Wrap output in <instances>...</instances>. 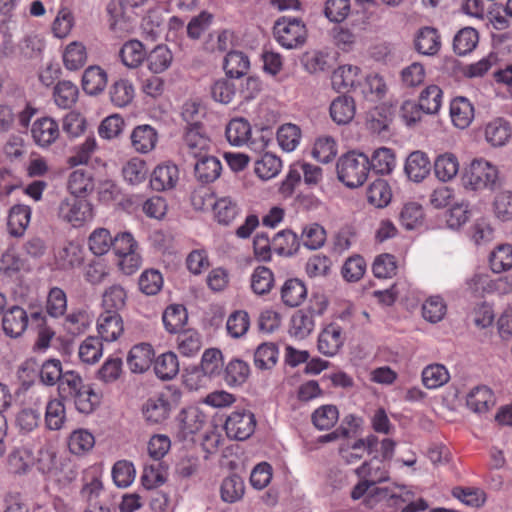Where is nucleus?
<instances>
[{
	"instance_id": "obj_1",
	"label": "nucleus",
	"mask_w": 512,
	"mask_h": 512,
	"mask_svg": "<svg viewBox=\"0 0 512 512\" xmlns=\"http://www.w3.org/2000/svg\"><path fill=\"white\" fill-rule=\"evenodd\" d=\"M462 184L465 189L482 191L496 190L501 186L499 171L495 165L485 159H474L464 169Z\"/></svg>"
},
{
	"instance_id": "obj_2",
	"label": "nucleus",
	"mask_w": 512,
	"mask_h": 512,
	"mask_svg": "<svg viewBox=\"0 0 512 512\" xmlns=\"http://www.w3.org/2000/svg\"><path fill=\"white\" fill-rule=\"evenodd\" d=\"M369 164V157L364 153L348 152L337 161V177L349 188L360 187L368 177Z\"/></svg>"
},
{
	"instance_id": "obj_3",
	"label": "nucleus",
	"mask_w": 512,
	"mask_h": 512,
	"mask_svg": "<svg viewBox=\"0 0 512 512\" xmlns=\"http://www.w3.org/2000/svg\"><path fill=\"white\" fill-rule=\"evenodd\" d=\"M273 34L282 47L294 49L304 44L307 29L302 19L283 16L275 22Z\"/></svg>"
},
{
	"instance_id": "obj_4",
	"label": "nucleus",
	"mask_w": 512,
	"mask_h": 512,
	"mask_svg": "<svg viewBox=\"0 0 512 512\" xmlns=\"http://www.w3.org/2000/svg\"><path fill=\"white\" fill-rule=\"evenodd\" d=\"M110 30L119 38L131 34L135 28V18L129 13L127 0H111L106 6Z\"/></svg>"
},
{
	"instance_id": "obj_5",
	"label": "nucleus",
	"mask_w": 512,
	"mask_h": 512,
	"mask_svg": "<svg viewBox=\"0 0 512 512\" xmlns=\"http://www.w3.org/2000/svg\"><path fill=\"white\" fill-rule=\"evenodd\" d=\"M326 308V301H317L315 305L296 311L291 317L290 334L299 339L307 337L314 329V316L322 315Z\"/></svg>"
},
{
	"instance_id": "obj_6",
	"label": "nucleus",
	"mask_w": 512,
	"mask_h": 512,
	"mask_svg": "<svg viewBox=\"0 0 512 512\" xmlns=\"http://www.w3.org/2000/svg\"><path fill=\"white\" fill-rule=\"evenodd\" d=\"M255 427L254 414L245 409L233 411L224 424L227 436L239 441L248 439L254 433Z\"/></svg>"
},
{
	"instance_id": "obj_7",
	"label": "nucleus",
	"mask_w": 512,
	"mask_h": 512,
	"mask_svg": "<svg viewBox=\"0 0 512 512\" xmlns=\"http://www.w3.org/2000/svg\"><path fill=\"white\" fill-rule=\"evenodd\" d=\"M57 215L73 226H80L92 217V205L83 198L71 196L59 203Z\"/></svg>"
},
{
	"instance_id": "obj_8",
	"label": "nucleus",
	"mask_w": 512,
	"mask_h": 512,
	"mask_svg": "<svg viewBox=\"0 0 512 512\" xmlns=\"http://www.w3.org/2000/svg\"><path fill=\"white\" fill-rule=\"evenodd\" d=\"M171 403L165 394L149 397L141 406V415L150 426L164 423L170 416Z\"/></svg>"
},
{
	"instance_id": "obj_9",
	"label": "nucleus",
	"mask_w": 512,
	"mask_h": 512,
	"mask_svg": "<svg viewBox=\"0 0 512 512\" xmlns=\"http://www.w3.org/2000/svg\"><path fill=\"white\" fill-rule=\"evenodd\" d=\"M29 321H31L30 312L18 305H13L3 313L2 328L8 337L18 338L26 331Z\"/></svg>"
},
{
	"instance_id": "obj_10",
	"label": "nucleus",
	"mask_w": 512,
	"mask_h": 512,
	"mask_svg": "<svg viewBox=\"0 0 512 512\" xmlns=\"http://www.w3.org/2000/svg\"><path fill=\"white\" fill-rule=\"evenodd\" d=\"M413 44L419 54L435 56L441 49V36L436 28L424 26L415 33Z\"/></svg>"
},
{
	"instance_id": "obj_11",
	"label": "nucleus",
	"mask_w": 512,
	"mask_h": 512,
	"mask_svg": "<svg viewBox=\"0 0 512 512\" xmlns=\"http://www.w3.org/2000/svg\"><path fill=\"white\" fill-rule=\"evenodd\" d=\"M179 180V169L172 162H164L155 167L150 177V186L161 192L173 189Z\"/></svg>"
},
{
	"instance_id": "obj_12",
	"label": "nucleus",
	"mask_w": 512,
	"mask_h": 512,
	"mask_svg": "<svg viewBox=\"0 0 512 512\" xmlns=\"http://www.w3.org/2000/svg\"><path fill=\"white\" fill-rule=\"evenodd\" d=\"M431 171V162L426 153L414 151L406 159L404 172L407 178L415 183L422 182Z\"/></svg>"
},
{
	"instance_id": "obj_13",
	"label": "nucleus",
	"mask_w": 512,
	"mask_h": 512,
	"mask_svg": "<svg viewBox=\"0 0 512 512\" xmlns=\"http://www.w3.org/2000/svg\"><path fill=\"white\" fill-rule=\"evenodd\" d=\"M97 329L101 340L115 341L123 332L122 318L116 311L105 310L98 317Z\"/></svg>"
},
{
	"instance_id": "obj_14",
	"label": "nucleus",
	"mask_w": 512,
	"mask_h": 512,
	"mask_svg": "<svg viewBox=\"0 0 512 512\" xmlns=\"http://www.w3.org/2000/svg\"><path fill=\"white\" fill-rule=\"evenodd\" d=\"M374 497L393 500V504L395 506H399L401 503L408 502V504L401 508V512H419L425 511L428 508V504L424 499L412 501V493L409 491L397 495L390 493L388 488H375L370 494L369 498Z\"/></svg>"
},
{
	"instance_id": "obj_15",
	"label": "nucleus",
	"mask_w": 512,
	"mask_h": 512,
	"mask_svg": "<svg viewBox=\"0 0 512 512\" xmlns=\"http://www.w3.org/2000/svg\"><path fill=\"white\" fill-rule=\"evenodd\" d=\"M484 136L492 147H503L512 136V128L507 120L495 118L485 125Z\"/></svg>"
},
{
	"instance_id": "obj_16",
	"label": "nucleus",
	"mask_w": 512,
	"mask_h": 512,
	"mask_svg": "<svg viewBox=\"0 0 512 512\" xmlns=\"http://www.w3.org/2000/svg\"><path fill=\"white\" fill-rule=\"evenodd\" d=\"M184 145L187 153L194 158L207 154L210 149V139L205 135L203 126L187 127L184 134Z\"/></svg>"
},
{
	"instance_id": "obj_17",
	"label": "nucleus",
	"mask_w": 512,
	"mask_h": 512,
	"mask_svg": "<svg viewBox=\"0 0 512 512\" xmlns=\"http://www.w3.org/2000/svg\"><path fill=\"white\" fill-rule=\"evenodd\" d=\"M31 133L34 141L38 145L45 147L57 140L59 137V126L54 119L43 117L33 123Z\"/></svg>"
},
{
	"instance_id": "obj_18",
	"label": "nucleus",
	"mask_w": 512,
	"mask_h": 512,
	"mask_svg": "<svg viewBox=\"0 0 512 512\" xmlns=\"http://www.w3.org/2000/svg\"><path fill=\"white\" fill-rule=\"evenodd\" d=\"M154 358V350L148 343H140L131 348L127 364L133 373H143L149 369Z\"/></svg>"
},
{
	"instance_id": "obj_19",
	"label": "nucleus",
	"mask_w": 512,
	"mask_h": 512,
	"mask_svg": "<svg viewBox=\"0 0 512 512\" xmlns=\"http://www.w3.org/2000/svg\"><path fill=\"white\" fill-rule=\"evenodd\" d=\"M342 345V329L335 323L326 326L318 337V350L323 355H335Z\"/></svg>"
},
{
	"instance_id": "obj_20",
	"label": "nucleus",
	"mask_w": 512,
	"mask_h": 512,
	"mask_svg": "<svg viewBox=\"0 0 512 512\" xmlns=\"http://www.w3.org/2000/svg\"><path fill=\"white\" fill-rule=\"evenodd\" d=\"M196 159L194 172L198 181L208 184L219 178L222 165L218 158L206 154Z\"/></svg>"
},
{
	"instance_id": "obj_21",
	"label": "nucleus",
	"mask_w": 512,
	"mask_h": 512,
	"mask_svg": "<svg viewBox=\"0 0 512 512\" xmlns=\"http://www.w3.org/2000/svg\"><path fill=\"white\" fill-rule=\"evenodd\" d=\"M307 296V288L298 278L287 279L280 288L282 303L287 307L299 306Z\"/></svg>"
},
{
	"instance_id": "obj_22",
	"label": "nucleus",
	"mask_w": 512,
	"mask_h": 512,
	"mask_svg": "<svg viewBox=\"0 0 512 512\" xmlns=\"http://www.w3.org/2000/svg\"><path fill=\"white\" fill-rule=\"evenodd\" d=\"M94 187L93 174L87 169H76L69 175L68 189L74 197L84 198Z\"/></svg>"
},
{
	"instance_id": "obj_23",
	"label": "nucleus",
	"mask_w": 512,
	"mask_h": 512,
	"mask_svg": "<svg viewBox=\"0 0 512 512\" xmlns=\"http://www.w3.org/2000/svg\"><path fill=\"white\" fill-rule=\"evenodd\" d=\"M355 112V101L347 95L336 97L330 105V116L338 125L350 123L355 116Z\"/></svg>"
},
{
	"instance_id": "obj_24",
	"label": "nucleus",
	"mask_w": 512,
	"mask_h": 512,
	"mask_svg": "<svg viewBox=\"0 0 512 512\" xmlns=\"http://www.w3.org/2000/svg\"><path fill=\"white\" fill-rule=\"evenodd\" d=\"M31 219V208L27 205H14L8 215V230L14 237L24 235Z\"/></svg>"
},
{
	"instance_id": "obj_25",
	"label": "nucleus",
	"mask_w": 512,
	"mask_h": 512,
	"mask_svg": "<svg viewBox=\"0 0 512 512\" xmlns=\"http://www.w3.org/2000/svg\"><path fill=\"white\" fill-rule=\"evenodd\" d=\"M450 115L456 127L465 129L474 118V107L467 98L456 97L451 101Z\"/></svg>"
},
{
	"instance_id": "obj_26",
	"label": "nucleus",
	"mask_w": 512,
	"mask_h": 512,
	"mask_svg": "<svg viewBox=\"0 0 512 512\" xmlns=\"http://www.w3.org/2000/svg\"><path fill=\"white\" fill-rule=\"evenodd\" d=\"M55 258L61 269H73L83 264L84 250L80 245L69 242L58 249Z\"/></svg>"
},
{
	"instance_id": "obj_27",
	"label": "nucleus",
	"mask_w": 512,
	"mask_h": 512,
	"mask_svg": "<svg viewBox=\"0 0 512 512\" xmlns=\"http://www.w3.org/2000/svg\"><path fill=\"white\" fill-rule=\"evenodd\" d=\"M301 240L292 230L286 229L276 233L272 239V248L280 256H292L300 248Z\"/></svg>"
},
{
	"instance_id": "obj_28",
	"label": "nucleus",
	"mask_w": 512,
	"mask_h": 512,
	"mask_svg": "<svg viewBox=\"0 0 512 512\" xmlns=\"http://www.w3.org/2000/svg\"><path fill=\"white\" fill-rule=\"evenodd\" d=\"M130 138L132 146L137 152L147 153L156 145L157 132L150 125H139L133 129Z\"/></svg>"
},
{
	"instance_id": "obj_29",
	"label": "nucleus",
	"mask_w": 512,
	"mask_h": 512,
	"mask_svg": "<svg viewBox=\"0 0 512 512\" xmlns=\"http://www.w3.org/2000/svg\"><path fill=\"white\" fill-rule=\"evenodd\" d=\"M107 85V74L99 66L88 67L82 76V88L89 95H98Z\"/></svg>"
},
{
	"instance_id": "obj_30",
	"label": "nucleus",
	"mask_w": 512,
	"mask_h": 512,
	"mask_svg": "<svg viewBox=\"0 0 512 512\" xmlns=\"http://www.w3.org/2000/svg\"><path fill=\"white\" fill-rule=\"evenodd\" d=\"M466 404L475 413L487 412L494 405L493 392L486 386L475 387L467 395Z\"/></svg>"
},
{
	"instance_id": "obj_31",
	"label": "nucleus",
	"mask_w": 512,
	"mask_h": 512,
	"mask_svg": "<svg viewBox=\"0 0 512 512\" xmlns=\"http://www.w3.org/2000/svg\"><path fill=\"white\" fill-rule=\"evenodd\" d=\"M478 42V31L473 27H464L453 38V51L459 56H465L477 47Z\"/></svg>"
},
{
	"instance_id": "obj_32",
	"label": "nucleus",
	"mask_w": 512,
	"mask_h": 512,
	"mask_svg": "<svg viewBox=\"0 0 512 512\" xmlns=\"http://www.w3.org/2000/svg\"><path fill=\"white\" fill-rule=\"evenodd\" d=\"M224 365L222 352L217 348L204 351L199 367H194L195 372H202L204 376L215 377L221 374Z\"/></svg>"
},
{
	"instance_id": "obj_33",
	"label": "nucleus",
	"mask_w": 512,
	"mask_h": 512,
	"mask_svg": "<svg viewBox=\"0 0 512 512\" xmlns=\"http://www.w3.org/2000/svg\"><path fill=\"white\" fill-rule=\"evenodd\" d=\"M188 319L187 310L181 304L168 306L162 315V321L167 332L174 334L183 329Z\"/></svg>"
},
{
	"instance_id": "obj_34",
	"label": "nucleus",
	"mask_w": 512,
	"mask_h": 512,
	"mask_svg": "<svg viewBox=\"0 0 512 512\" xmlns=\"http://www.w3.org/2000/svg\"><path fill=\"white\" fill-rule=\"evenodd\" d=\"M369 161V172L372 171L378 175L390 174L395 167V155L386 147L376 149Z\"/></svg>"
},
{
	"instance_id": "obj_35",
	"label": "nucleus",
	"mask_w": 512,
	"mask_h": 512,
	"mask_svg": "<svg viewBox=\"0 0 512 512\" xmlns=\"http://www.w3.org/2000/svg\"><path fill=\"white\" fill-rule=\"evenodd\" d=\"M30 320L31 325H35L38 330L34 350L42 351L47 349L55 333L47 326L46 316L41 310H32L30 311Z\"/></svg>"
},
{
	"instance_id": "obj_36",
	"label": "nucleus",
	"mask_w": 512,
	"mask_h": 512,
	"mask_svg": "<svg viewBox=\"0 0 512 512\" xmlns=\"http://www.w3.org/2000/svg\"><path fill=\"white\" fill-rule=\"evenodd\" d=\"M223 68L229 78H240L247 74L250 61L241 51H230L224 58Z\"/></svg>"
},
{
	"instance_id": "obj_37",
	"label": "nucleus",
	"mask_w": 512,
	"mask_h": 512,
	"mask_svg": "<svg viewBox=\"0 0 512 512\" xmlns=\"http://www.w3.org/2000/svg\"><path fill=\"white\" fill-rule=\"evenodd\" d=\"M85 385L86 384L78 372L74 370H66L57 386L59 399L67 402L75 396L77 392L84 389Z\"/></svg>"
},
{
	"instance_id": "obj_38",
	"label": "nucleus",
	"mask_w": 512,
	"mask_h": 512,
	"mask_svg": "<svg viewBox=\"0 0 512 512\" xmlns=\"http://www.w3.org/2000/svg\"><path fill=\"white\" fill-rule=\"evenodd\" d=\"M459 171L458 158L452 153H444L435 159L434 173L442 182L454 179Z\"/></svg>"
},
{
	"instance_id": "obj_39",
	"label": "nucleus",
	"mask_w": 512,
	"mask_h": 512,
	"mask_svg": "<svg viewBox=\"0 0 512 512\" xmlns=\"http://www.w3.org/2000/svg\"><path fill=\"white\" fill-rule=\"evenodd\" d=\"M274 285V273L270 268L258 266L254 269L250 279V286L253 293L258 296L266 295L270 293Z\"/></svg>"
},
{
	"instance_id": "obj_40",
	"label": "nucleus",
	"mask_w": 512,
	"mask_h": 512,
	"mask_svg": "<svg viewBox=\"0 0 512 512\" xmlns=\"http://www.w3.org/2000/svg\"><path fill=\"white\" fill-rule=\"evenodd\" d=\"M205 418V415L197 407L191 406L180 411L177 421L184 433L194 434L202 429Z\"/></svg>"
},
{
	"instance_id": "obj_41",
	"label": "nucleus",
	"mask_w": 512,
	"mask_h": 512,
	"mask_svg": "<svg viewBox=\"0 0 512 512\" xmlns=\"http://www.w3.org/2000/svg\"><path fill=\"white\" fill-rule=\"evenodd\" d=\"M399 222L406 230H414L423 225L424 210L417 202H407L399 212Z\"/></svg>"
},
{
	"instance_id": "obj_42",
	"label": "nucleus",
	"mask_w": 512,
	"mask_h": 512,
	"mask_svg": "<svg viewBox=\"0 0 512 512\" xmlns=\"http://www.w3.org/2000/svg\"><path fill=\"white\" fill-rule=\"evenodd\" d=\"M119 56L128 68L138 67L146 57L143 44L138 40H129L120 49Z\"/></svg>"
},
{
	"instance_id": "obj_43",
	"label": "nucleus",
	"mask_w": 512,
	"mask_h": 512,
	"mask_svg": "<svg viewBox=\"0 0 512 512\" xmlns=\"http://www.w3.org/2000/svg\"><path fill=\"white\" fill-rule=\"evenodd\" d=\"M245 492L243 479L236 475L226 477L220 486L221 499L226 503H235L242 499Z\"/></svg>"
},
{
	"instance_id": "obj_44",
	"label": "nucleus",
	"mask_w": 512,
	"mask_h": 512,
	"mask_svg": "<svg viewBox=\"0 0 512 512\" xmlns=\"http://www.w3.org/2000/svg\"><path fill=\"white\" fill-rule=\"evenodd\" d=\"M67 402H72L77 411L83 414L92 413L100 403V397L94 392L91 385L86 384L84 389L77 392L75 396Z\"/></svg>"
},
{
	"instance_id": "obj_45",
	"label": "nucleus",
	"mask_w": 512,
	"mask_h": 512,
	"mask_svg": "<svg viewBox=\"0 0 512 512\" xmlns=\"http://www.w3.org/2000/svg\"><path fill=\"white\" fill-rule=\"evenodd\" d=\"M154 371L161 380H170L179 372V362L177 355L173 352H166L156 358L154 362Z\"/></svg>"
},
{
	"instance_id": "obj_46",
	"label": "nucleus",
	"mask_w": 512,
	"mask_h": 512,
	"mask_svg": "<svg viewBox=\"0 0 512 512\" xmlns=\"http://www.w3.org/2000/svg\"><path fill=\"white\" fill-rule=\"evenodd\" d=\"M250 367L245 361L235 358L225 367L224 380L229 386L242 385L248 379Z\"/></svg>"
},
{
	"instance_id": "obj_47",
	"label": "nucleus",
	"mask_w": 512,
	"mask_h": 512,
	"mask_svg": "<svg viewBox=\"0 0 512 512\" xmlns=\"http://www.w3.org/2000/svg\"><path fill=\"white\" fill-rule=\"evenodd\" d=\"M250 133L251 126L249 122L243 118L231 120L225 131L228 142L234 146L245 144L249 139Z\"/></svg>"
},
{
	"instance_id": "obj_48",
	"label": "nucleus",
	"mask_w": 512,
	"mask_h": 512,
	"mask_svg": "<svg viewBox=\"0 0 512 512\" xmlns=\"http://www.w3.org/2000/svg\"><path fill=\"white\" fill-rule=\"evenodd\" d=\"M278 347L271 342L260 344L254 353V365L260 370L272 369L278 360Z\"/></svg>"
},
{
	"instance_id": "obj_49",
	"label": "nucleus",
	"mask_w": 512,
	"mask_h": 512,
	"mask_svg": "<svg viewBox=\"0 0 512 512\" xmlns=\"http://www.w3.org/2000/svg\"><path fill=\"white\" fill-rule=\"evenodd\" d=\"M359 72L357 66L344 65L333 71L331 76L332 87L341 92L349 88H353Z\"/></svg>"
},
{
	"instance_id": "obj_50",
	"label": "nucleus",
	"mask_w": 512,
	"mask_h": 512,
	"mask_svg": "<svg viewBox=\"0 0 512 512\" xmlns=\"http://www.w3.org/2000/svg\"><path fill=\"white\" fill-rule=\"evenodd\" d=\"M338 418V408L332 404L320 406L311 416L313 425L321 431L331 429L337 423Z\"/></svg>"
},
{
	"instance_id": "obj_51",
	"label": "nucleus",
	"mask_w": 512,
	"mask_h": 512,
	"mask_svg": "<svg viewBox=\"0 0 512 512\" xmlns=\"http://www.w3.org/2000/svg\"><path fill=\"white\" fill-rule=\"evenodd\" d=\"M78 87L71 81H60L54 88V100L60 108H71L78 98Z\"/></svg>"
},
{
	"instance_id": "obj_52",
	"label": "nucleus",
	"mask_w": 512,
	"mask_h": 512,
	"mask_svg": "<svg viewBox=\"0 0 512 512\" xmlns=\"http://www.w3.org/2000/svg\"><path fill=\"white\" fill-rule=\"evenodd\" d=\"M367 200L377 208H383L391 201V190L386 180L376 179L367 189Z\"/></svg>"
},
{
	"instance_id": "obj_53",
	"label": "nucleus",
	"mask_w": 512,
	"mask_h": 512,
	"mask_svg": "<svg viewBox=\"0 0 512 512\" xmlns=\"http://www.w3.org/2000/svg\"><path fill=\"white\" fill-rule=\"evenodd\" d=\"M451 493L454 498L473 508H479L486 502V493L478 487L456 486Z\"/></svg>"
},
{
	"instance_id": "obj_54",
	"label": "nucleus",
	"mask_w": 512,
	"mask_h": 512,
	"mask_svg": "<svg viewBox=\"0 0 512 512\" xmlns=\"http://www.w3.org/2000/svg\"><path fill=\"white\" fill-rule=\"evenodd\" d=\"M64 401L58 399H51L46 405L45 411V425L49 430H60L65 422L66 413Z\"/></svg>"
},
{
	"instance_id": "obj_55",
	"label": "nucleus",
	"mask_w": 512,
	"mask_h": 512,
	"mask_svg": "<svg viewBox=\"0 0 512 512\" xmlns=\"http://www.w3.org/2000/svg\"><path fill=\"white\" fill-rule=\"evenodd\" d=\"M87 61L85 46L80 42H72L67 45L63 53L64 66L71 71L82 68Z\"/></svg>"
},
{
	"instance_id": "obj_56",
	"label": "nucleus",
	"mask_w": 512,
	"mask_h": 512,
	"mask_svg": "<svg viewBox=\"0 0 512 512\" xmlns=\"http://www.w3.org/2000/svg\"><path fill=\"white\" fill-rule=\"evenodd\" d=\"M147 56L148 67L153 73H161L172 63V52L166 45H157Z\"/></svg>"
},
{
	"instance_id": "obj_57",
	"label": "nucleus",
	"mask_w": 512,
	"mask_h": 512,
	"mask_svg": "<svg viewBox=\"0 0 512 512\" xmlns=\"http://www.w3.org/2000/svg\"><path fill=\"white\" fill-rule=\"evenodd\" d=\"M111 102L117 107H125L134 98V87L130 81L119 79L110 87Z\"/></svg>"
},
{
	"instance_id": "obj_58",
	"label": "nucleus",
	"mask_w": 512,
	"mask_h": 512,
	"mask_svg": "<svg viewBox=\"0 0 512 512\" xmlns=\"http://www.w3.org/2000/svg\"><path fill=\"white\" fill-rule=\"evenodd\" d=\"M64 374L65 371L62 368L61 361L56 358H50L41 365L39 372L40 382L46 386L58 385Z\"/></svg>"
},
{
	"instance_id": "obj_59",
	"label": "nucleus",
	"mask_w": 512,
	"mask_h": 512,
	"mask_svg": "<svg viewBox=\"0 0 512 512\" xmlns=\"http://www.w3.org/2000/svg\"><path fill=\"white\" fill-rule=\"evenodd\" d=\"M281 166L282 162L280 158L273 154L265 153L255 162L254 171L259 178L268 180L275 177L280 172Z\"/></svg>"
},
{
	"instance_id": "obj_60",
	"label": "nucleus",
	"mask_w": 512,
	"mask_h": 512,
	"mask_svg": "<svg viewBox=\"0 0 512 512\" xmlns=\"http://www.w3.org/2000/svg\"><path fill=\"white\" fill-rule=\"evenodd\" d=\"M442 90L437 85L427 86L420 94L419 107L427 114H435L442 103Z\"/></svg>"
},
{
	"instance_id": "obj_61",
	"label": "nucleus",
	"mask_w": 512,
	"mask_h": 512,
	"mask_svg": "<svg viewBox=\"0 0 512 512\" xmlns=\"http://www.w3.org/2000/svg\"><path fill=\"white\" fill-rule=\"evenodd\" d=\"M148 174V169L144 160L132 158L122 168V176L130 185L142 183Z\"/></svg>"
},
{
	"instance_id": "obj_62",
	"label": "nucleus",
	"mask_w": 512,
	"mask_h": 512,
	"mask_svg": "<svg viewBox=\"0 0 512 512\" xmlns=\"http://www.w3.org/2000/svg\"><path fill=\"white\" fill-rule=\"evenodd\" d=\"M94 445L95 438L93 434L85 429H78L72 432L68 441L70 452L76 455H81L90 451Z\"/></svg>"
},
{
	"instance_id": "obj_63",
	"label": "nucleus",
	"mask_w": 512,
	"mask_h": 512,
	"mask_svg": "<svg viewBox=\"0 0 512 512\" xmlns=\"http://www.w3.org/2000/svg\"><path fill=\"white\" fill-rule=\"evenodd\" d=\"M493 213L502 222L512 220V191L502 190L498 192L492 203Z\"/></svg>"
},
{
	"instance_id": "obj_64",
	"label": "nucleus",
	"mask_w": 512,
	"mask_h": 512,
	"mask_svg": "<svg viewBox=\"0 0 512 512\" xmlns=\"http://www.w3.org/2000/svg\"><path fill=\"white\" fill-rule=\"evenodd\" d=\"M491 269L495 273H501L512 267V246L503 244L498 246L489 258Z\"/></svg>"
}]
</instances>
